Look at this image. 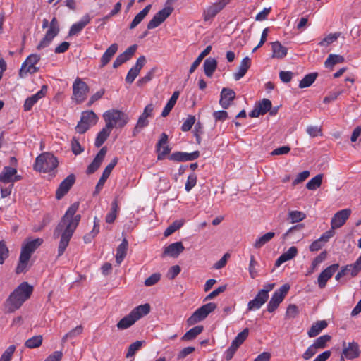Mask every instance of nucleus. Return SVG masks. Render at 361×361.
<instances>
[{
  "instance_id": "63",
  "label": "nucleus",
  "mask_w": 361,
  "mask_h": 361,
  "mask_svg": "<svg viewBox=\"0 0 361 361\" xmlns=\"http://www.w3.org/2000/svg\"><path fill=\"white\" fill-rule=\"evenodd\" d=\"M161 279V274L159 273H154L149 277L145 279V285L146 286H151L156 284Z\"/></svg>"
},
{
  "instance_id": "41",
  "label": "nucleus",
  "mask_w": 361,
  "mask_h": 361,
  "mask_svg": "<svg viewBox=\"0 0 361 361\" xmlns=\"http://www.w3.org/2000/svg\"><path fill=\"white\" fill-rule=\"evenodd\" d=\"M274 235L275 233L274 232H268L265 233L264 235L256 239L254 243V247L257 249H259L266 243L269 242L274 237Z\"/></svg>"
},
{
  "instance_id": "37",
  "label": "nucleus",
  "mask_w": 361,
  "mask_h": 361,
  "mask_svg": "<svg viewBox=\"0 0 361 361\" xmlns=\"http://www.w3.org/2000/svg\"><path fill=\"white\" fill-rule=\"evenodd\" d=\"M111 130H112L105 126L102 130L98 133L95 139L94 145L97 147L102 146L109 136Z\"/></svg>"
},
{
  "instance_id": "64",
  "label": "nucleus",
  "mask_w": 361,
  "mask_h": 361,
  "mask_svg": "<svg viewBox=\"0 0 361 361\" xmlns=\"http://www.w3.org/2000/svg\"><path fill=\"white\" fill-rule=\"evenodd\" d=\"M317 351L318 349H317V348L313 344H312L303 353L302 358L305 360H308L312 357H313L317 353Z\"/></svg>"
},
{
  "instance_id": "26",
  "label": "nucleus",
  "mask_w": 361,
  "mask_h": 361,
  "mask_svg": "<svg viewBox=\"0 0 361 361\" xmlns=\"http://www.w3.org/2000/svg\"><path fill=\"white\" fill-rule=\"evenodd\" d=\"M59 29L49 27L48 28L44 38L40 41L37 49L40 50L48 47L54 38L59 34Z\"/></svg>"
},
{
  "instance_id": "3",
  "label": "nucleus",
  "mask_w": 361,
  "mask_h": 361,
  "mask_svg": "<svg viewBox=\"0 0 361 361\" xmlns=\"http://www.w3.org/2000/svg\"><path fill=\"white\" fill-rule=\"evenodd\" d=\"M150 311V306L146 303L134 308L128 315L122 318L116 324L118 329H126L133 325L138 319L147 315Z\"/></svg>"
},
{
  "instance_id": "45",
  "label": "nucleus",
  "mask_w": 361,
  "mask_h": 361,
  "mask_svg": "<svg viewBox=\"0 0 361 361\" xmlns=\"http://www.w3.org/2000/svg\"><path fill=\"white\" fill-rule=\"evenodd\" d=\"M322 174L317 175L307 182V183L306 184V188L310 190H315L322 185Z\"/></svg>"
},
{
  "instance_id": "11",
  "label": "nucleus",
  "mask_w": 361,
  "mask_h": 361,
  "mask_svg": "<svg viewBox=\"0 0 361 361\" xmlns=\"http://www.w3.org/2000/svg\"><path fill=\"white\" fill-rule=\"evenodd\" d=\"M173 8L166 6L157 13L147 24V29L152 30L160 25L173 12Z\"/></svg>"
},
{
  "instance_id": "8",
  "label": "nucleus",
  "mask_w": 361,
  "mask_h": 361,
  "mask_svg": "<svg viewBox=\"0 0 361 361\" xmlns=\"http://www.w3.org/2000/svg\"><path fill=\"white\" fill-rule=\"evenodd\" d=\"M88 92V85L80 78H77L73 84V100L78 104L83 102L87 98Z\"/></svg>"
},
{
  "instance_id": "6",
  "label": "nucleus",
  "mask_w": 361,
  "mask_h": 361,
  "mask_svg": "<svg viewBox=\"0 0 361 361\" xmlns=\"http://www.w3.org/2000/svg\"><path fill=\"white\" fill-rule=\"evenodd\" d=\"M216 308V305L214 302L207 303L197 310L188 319L187 323L189 326L194 325L204 320L209 313Z\"/></svg>"
},
{
  "instance_id": "32",
  "label": "nucleus",
  "mask_w": 361,
  "mask_h": 361,
  "mask_svg": "<svg viewBox=\"0 0 361 361\" xmlns=\"http://www.w3.org/2000/svg\"><path fill=\"white\" fill-rule=\"evenodd\" d=\"M272 58L283 59L287 55V49L279 42L271 43Z\"/></svg>"
},
{
  "instance_id": "50",
  "label": "nucleus",
  "mask_w": 361,
  "mask_h": 361,
  "mask_svg": "<svg viewBox=\"0 0 361 361\" xmlns=\"http://www.w3.org/2000/svg\"><path fill=\"white\" fill-rule=\"evenodd\" d=\"M29 260L30 259L27 257L20 255L19 262L16 268V274H20L25 272L27 270Z\"/></svg>"
},
{
  "instance_id": "56",
  "label": "nucleus",
  "mask_w": 361,
  "mask_h": 361,
  "mask_svg": "<svg viewBox=\"0 0 361 361\" xmlns=\"http://www.w3.org/2000/svg\"><path fill=\"white\" fill-rule=\"evenodd\" d=\"M197 183V176L195 173H191L188 176L185 183V189L187 192H190Z\"/></svg>"
},
{
  "instance_id": "62",
  "label": "nucleus",
  "mask_w": 361,
  "mask_h": 361,
  "mask_svg": "<svg viewBox=\"0 0 361 361\" xmlns=\"http://www.w3.org/2000/svg\"><path fill=\"white\" fill-rule=\"evenodd\" d=\"M8 257V249L4 241H0V264Z\"/></svg>"
},
{
  "instance_id": "1",
  "label": "nucleus",
  "mask_w": 361,
  "mask_h": 361,
  "mask_svg": "<svg viewBox=\"0 0 361 361\" xmlns=\"http://www.w3.org/2000/svg\"><path fill=\"white\" fill-rule=\"evenodd\" d=\"M79 204L75 202L71 205L54 231V238H60L58 247V257L61 256L68 247L80 221V215H75Z\"/></svg>"
},
{
  "instance_id": "31",
  "label": "nucleus",
  "mask_w": 361,
  "mask_h": 361,
  "mask_svg": "<svg viewBox=\"0 0 361 361\" xmlns=\"http://www.w3.org/2000/svg\"><path fill=\"white\" fill-rule=\"evenodd\" d=\"M298 253V249L295 246L290 247L286 252L283 253L276 261L275 266L280 267L283 263L293 259Z\"/></svg>"
},
{
  "instance_id": "14",
  "label": "nucleus",
  "mask_w": 361,
  "mask_h": 361,
  "mask_svg": "<svg viewBox=\"0 0 361 361\" xmlns=\"http://www.w3.org/2000/svg\"><path fill=\"white\" fill-rule=\"evenodd\" d=\"M351 214L350 209H344L337 212L331 220V229L341 228L348 220Z\"/></svg>"
},
{
  "instance_id": "42",
  "label": "nucleus",
  "mask_w": 361,
  "mask_h": 361,
  "mask_svg": "<svg viewBox=\"0 0 361 361\" xmlns=\"http://www.w3.org/2000/svg\"><path fill=\"white\" fill-rule=\"evenodd\" d=\"M149 125V121L147 117L142 114L139 116L137 123L133 130V135L136 136L140 131Z\"/></svg>"
},
{
  "instance_id": "59",
  "label": "nucleus",
  "mask_w": 361,
  "mask_h": 361,
  "mask_svg": "<svg viewBox=\"0 0 361 361\" xmlns=\"http://www.w3.org/2000/svg\"><path fill=\"white\" fill-rule=\"evenodd\" d=\"M195 117L194 116H188V117L183 122L181 130L184 132H187L191 129L192 126L195 124Z\"/></svg>"
},
{
  "instance_id": "21",
  "label": "nucleus",
  "mask_w": 361,
  "mask_h": 361,
  "mask_svg": "<svg viewBox=\"0 0 361 361\" xmlns=\"http://www.w3.org/2000/svg\"><path fill=\"white\" fill-rule=\"evenodd\" d=\"M75 180V176L73 174H70L59 185L56 192V197L58 200L62 198L71 189L72 185L74 184Z\"/></svg>"
},
{
  "instance_id": "16",
  "label": "nucleus",
  "mask_w": 361,
  "mask_h": 361,
  "mask_svg": "<svg viewBox=\"0 0 361 361\" xmlns=\"http://www.w3.org/2000/svg\"><path fill=\"white\" fill-rule=\"evenodd\" d=\"M156 151L157 152L158 160H163L165 157L171 152V148L168 145V136L163 133L160 139L156 145Z\"/></svg>"
},
{
  "instance_id": "61",
  "label": "nucleus",
  "mask_w": 361,
  "mask_h": 361,
  "mask_svg": "<svg viewBox=\"0 0 361 361\" xmlns=\"http://www.w3.org/2000/svg\"><path fill=\"white\" fill-rule=\"evenodd\" d=\"M71 149L73 153L75 155H78L84 151V149L75 137H73L71 140Z\"/></svg>"
},
{
  "instance_id": "9",
  "label": "nucleus",
  "mask_w": 361,
  "mask_h": 361,
  "mask_svg": "<svg viewBox=\"0 0 361 361\" xmlns=\"http://www.w3.org/2000/svg\"><path fill=\"white\" fill-rule=\"evenodd\" d=\"M289 289L290 286L286 283L274 293L267 306L268 312H273L277 309L280 303L283 300Z\"/></svg>"
},
{
  "instance_id": "30",
  "label": "nucleus",
  "mask_w": 361,
  "mask_h": 361,
  "mask_svg": "<svg viewBox=\"0 0 361 361\" xmlns=\"http://www.w3.org/2000/svg\"><path fill=\"white\" fill-rule=\"evenodd\" d=\"M251 60L248 56L243 58L240 62L238 70L233 74L234 79L239 80L241 79L247 73V70L250 67Z\"/></svg>"
},
{
  "instance_id": "2",
  "label": "nucleus",
  "mask_w": 361,
  "mask_h": 361,
  "mask_svg": "<svg viewBox=\"0 0 361 361\" xmlns=\"http://www.w3.org/2000/svg\"><path fill=\"white\" fill-rule=\"evenodd\" d=\"M32 291L33 287L28 283H21L6 300L4 302L5 310L11 313L18 310L30 297Z\"/></svg>"
},
{
  "instance_id": "13",
  "label": "nucleus",
  "mask_w": 361,
  "mask_h": 361,
  "mask_svg": "<svg viewBox=\"0 0 361 361\" xmlns=\"http://www.w3.org/2000/svg\"><path fill=\"white\" fill-rule=\"evenodd\" d=\"M43 243L42 238L27 239L22 245L20 255L30 259L32 254Z\"/></svg>"
},
{
  "instance_id": "44",
  "label": "nucleus",
  "mask_w": 361,
  "mask_h": 361,
  "mask_svg": "<svg viewBox=\"0 0 361 361\" xmlns=\"http://www.w3.org/2000/svg\"><path fill=\"white\" fill-rule=\"evenodd\" d=\"M43 338L41 335L34 336L27 339L25 343V346L27 348H36L39 347L42 343Z\"/></svg>"
},
{
  "instance_id": "25",
  "label": "nucleus",
  "mask_w": 361,
  "mask_h": 361,
  "mask_svg": "<svg viewBox=\"0 0 361 361\" xmlns=\"http://www.w3.org/2000/svg\"><path fill=\"white\" fill-rule=\"evenodd\" d=\"M184 246L181 242H176L165 247L164 255L176 258L183 252Z\"/></svg>"
},
{
  "instance_id": "33",
  "label": "nucleus",
  "mask_w": 361,
  "mask_h": 361,
  "mask_svg": "<svg viewBox=\"0 0 361 361\" xmlns=\"http://www.w3.org/2000/svg\"><path fill=\"white\" fill-rule=\"evenodd\" d=\"M118 50V44L116 43L112 44L104 53L101 58V66H105L111 61V58L116 53Z\"/></svg>"
},
{
  "instance_id": "49",
  "label": "nucleus",
  "mask_w": 361,
  "mask_h": 361,
  "mask_svg": "<svg viewBox=\"0 0 361 361\" xmlns=\"http://www.w3.org/2000/svg\"><path fill=\"white\" fill-rule=\"evenodd\" d=\"M340 32L330 33L319 42L320 47H328L337 40Z\"/></svg>"
},
{
  "instance_id": "7",
  "label": "nucleus",
  "mask_w": 361,
  "mask_h": 361,
  "mask_svg": "<svg viewBox=\"0 0 361 361\" xmlns=\"http://www.w3.org/2000/svg\"><path fill=\"white\" fill-rule=\"evenodd\" d=\"M98 121V117L92 111H85L82 113L80 121L75 129L79 133H85L91 126H94Z\"/></svg>"
},
{
  "instance_id": "48",
  "label": "nucleus",
  "mask_w": 361,
  "mask_h": 361,
  "mask_svg": "<svg viewBox=\"0 0 361 361\" xmlns=\"http://www.w3.org/2000/svg\"><path fill=\"white\" fill-rule=\"evenodd\" d=\"M317 73H313L306 75L300 82V88L310 87L316 80Z\"/></svg>"
},
{
  "instance_id": "12",
  "label": "nucleus",
  "mask_w": 361,
  "mask_h": 361,
  "mask_svg": "<svg viewBox=\"0 0 361 361\" xmlns=\"http://www.w3.org/2000/svg\"><path fill=\"white\" fill-rule=\"evenodd\" d=\"M229 2L228 0H219L207 6L203 12L204 20L208 21L219 13Z\"/></svg>"
},
{
  "instance_id": "19",
  "label": "nucleus",
  "mask_w": 361,
  "mask_h": 361,
  "mask_svg": "<svg viewBox=\"0 0 361 361\" xmlns=\"http://www.w3.org/2000/svg\"><path fill=\"white\" fill-rule=\"evenodd\" d=\"M47 92V86L43 85L39 91L35 94L27 97L23 104L24 111H28L32 109L33 106L42 98H43Z\"/></svg>"
},
{
  "instance_id": "24",
  "label": "nucleus",
  "mask_w": 361,
  "mask_h": 361,
  "mask_svg": "<svg viewBox=\"0 0 361 361\" xmlns=\"http://www.w3.org/2000/svg\"><path fill=\"white\" fill-rule=\"evenodd\" d=\"M106 152L107 150L106 147H102L99 150L92 162L88 166L87 169V173L88 174L93 173L98 169L105 157Z\"/></svg>"
},
{
  "instance_id": "36",
  "label": "nucleus",
  "mask_w": 361,
  "mask_h": 361,
  "mask_svg": "<svg viewBox=\"0 0 361 361\" xmlns=\"http://www.w3.org/2000/svg\"><path fill=\"white\" fill-rule=\"evenodd\" d=\"M152 8V5L149 4L146 6L141 11H140L134 18L133 21L130 25V29H133L136 26H137L142 20L146 17V16L149 13L150 9Z\"/></svg>"
},
{
  "instance_id": "27",
  "label": "nucleus",
  "mask_w": 361,
  "mask_h": 361,
  "mask_svg": "<svg viewBox=\"0 0 361 361\" xmlns=\"http://www.w3.org/2000/svg\"><path fill=\"white\" fill-rule=\"evenodd\" d=\"M235 93L233 90L228 88H223L221 92L220 105L224 109H227L231 102L234 99Z\"/></svg>"
},
{
  "instance_id": "34",
  "label": "nucleus",
  "mask_w": 361,
  "mask_h": 361,
  "mask_svg": "<svg viewBox=\"0 0 361 361\" xmlns=\"http://www.w3.org/2000/svg\"><path fill=\"white\" fill-rule=\"evenodd\" d=\"M217 67V61L215 59L209 57L207 58L203 64L204 72L205 75L210 78L213 75L214 71Z\"/></svg>"
},
{
  "instance_id": "52",
  "label": "nucleus",
  "mask_w": 361,
  "mask_h": 361,
  "mask_svg": "<svg viewBox=\"0 0 361 361\" xmlns=\"http://www.w3.org/2000/svg\"><path fill=\"white\" fill-rule=\"evenodd\" d=\"M249 334V329L245 328L240 333H239L231 343L233 345H237L236 346L239 348V346L245 341V340L247 338Z\"/></svg>"
},
{
  "instance_id": "23",
  "label": "nucleus",
  "mask_w": 361,
  "mask_h": 361,
  "mask_svg": "<svg viewBox=\"0 0 361 361\" xmlns=\"http://www.w3.org/2000/svg\"><path fill=\"white\" fill-rule=\"evenodd\" d=\"M90 20L91 18L89 14L84 15L78 22L72 25L70 28L68 35L70 36L77 35L83 30L86 25L90 23Z\"/></svg>"
},
{
  "instance_id": "40",
  "label": "nucleus",
  "mask_w": 361,
  "mask_h": 361,
  "mask_svg": "<svg viewBox=\"0 0 361 361\" xmlns=\"http://www.w3.org/2000/svg\"><path fill=\"white\" fill-rule=\"evenodd\" d=\"M212 50V46L209 45L207 46L198 56V57L195 60V61L191 65L189 73L191 74L192 73L196 68L199 66L202 59L207 56Z\"/></svg>"
},
{
  "instance_id": "57",
  "label": "nucleus",
  "mask_w": 361,
  "mask_h": 361,
  "mask_svg": "<svg viewBox=\"0 0 361 361\" xmlns=\"http://www.w3.org/2000/svg\"><path fill=\"white\" fill-rule=\"evenodd\" d=\"M16 350V346L10 345L2 354L0 361H10Z\"/></svg>"
},
{
  "instance_id": "60",
  "label": "nucleus",
  "mask_w": 361,
  "mask_h": 361,
  "mask_svg": "<svg viewBox=\"0 0 361 361\" xmlns=\"http://www.w3.org/2000/svg\"><path fill=\"white\" fill-rule=\"evenodd\" d=\"M271 102L268 99H263L260 101L257 105L261 111L265 114L267 111H269L271 108Z\"/></svg>"
},
{
  "instance_id": "47",
  "label": "nucleus",
  "mask_w": 361,
  "mask_h": 361,
  "mask_svg": "<svg viewBox=\"0 0 361 361\" xmlns=\"http://www.w3.org/2000/svg\"><path fill=\"white\" fill-rule=\"evenodd\" d=\"M185 223L183 219L176 220L173 222L164 231V236L167 237L180 228Z\"/></svg>"
},
{
  "instance_id": "39",
  "label": "nucleus",
  "mask_w": 361,
  "mask_h": 361,
  "mask_svg": "<svg viewBox=\"0 0 361 361\" xmlns=\"http://www.w3.org/2000/svg\"><path fill=\"white\" fill-rule=\"evenodd\" d=\"M327 326L326 321H319L314 324L307 332L309 337L313 338L317 336Z\"/></svg>"
},
{
  "instance_id": "10",
  "label": "nucleus",
  "mask_w": 361,
  "mask_h": 361,
  "mask_svg": "<svg viewBox=\"0 0 361 361\" xmlns=\"http://www.w3.org/2000/svg\"><path fill=\"white\" fill-rule=\"evenodd\" d=\"M40 56L37 54H30L27 56L26 60L23 63L19 71V75L24 78L27 73H34L37 71V68L35 65L39 61Z\"/></svg>"
},
{
  "instance_id": "46",
  "label": "nucleus",
  "mask_w": 361,
  "mask_h": 361,
  "mask_svg": "<svg viewBox=\"0 0 361 361\" xmlns=\"http://www.w3.org/2000/svg\"><path fill=\"white\" fill-rule=\"evenodd\" d=\"M145 343V341H137L131 343L128 349L126 357H133L134 355L141 349L142 346Z\"/></svg>"
},
{
  "instance_id": "35",
  "label": "nucleus",
  "mask_w": 361,
  "mask_h": 361,
  "mask_svg": "<svg viewBox=\"0 0 361 361\" xmlns=\"http://www.w3.org/2000/svg\"><path fill=\"white\" fill-rule=\"evenodd\" d=\"M128 247V242L126 239H123L121 243L118 246L116 255V262L120 264L125 258Z\"/></svg>"
},
{
  "instance_id": "17",
  "label": "nucleus",
  "mask_w": 361,
  "mask_h": 361,
  "mask_svg": "<svg viewBox=\"0 0 361 361\" xmlns=\"http://www.w3.org/2000/svg\"><path fill=\"white\" fill-rule=\"evenodd\" d=\"M21 179V176L17 175V170L10 166H5L0 173V182L3 183H14Z\"/></svg>"
},
{
  "instance_id": "15",
  "label": "nucleus",
  "mask_w": 361,
  "mask_h": 361,
  "mask_svg": "<svg viewBox=\"0 0 361 361\" xmlns=\"http://www.w3.org/2000/svg\"><path fill=\"white\" fill-rule=\"evenodd\" d=\"M338 267V264H334L321 272L317 279L318 286L320 288H324L326 286L327 281L332 277Z\"/></svg>"
},
{
  "instance_id": "4",
  "label": "nucleus",
  "mask_w": 361,
  "mask_h": 361,
  "mask_svg": "<svg viewBox=\"0 0 361 361\" xmlns=\"http://www.w3.org/2000/svg\"><path fill=\"white\" fill-rule=\"evenodd\" d=\"M105 126L112 130L114 128H122L129 121L128 116L123 112L111 109L106 111L103 114Z\"/></svg>"
},
{
  "instance_id": "54",
  "label": "nucleus",
  "mask_w": 361,
  "mask_h": 361,
  "mask_svg": "<svg viewBox=\"0 0 361 361\" xmlns=\"http://www.w3.org/2000/svg\"><path fill=\"white\" fill-rule=\"evenodd\" d=\"M305 216V214L300 211H290L288 213V218L293 224L302 221Z\"/></svg>"
},
{
  "instance_id": "43",
  "label": "nucleus",
  "mask_w": 361,
  "mask_h": 361,
  "mask_svg": "<svg viewBox=\"0 0 361 361\" xmlns=\"http://www.w3.org/2000/svg\"><path fill=\"white\" fill-rule=\"evenodd\" d=\"M203 331L202 326H196L188 331L182 337V340L190 341L194 339L197 336Z\"/></svg>"
},
{
  "instance_id": "38",
  "label": "nucleus",
  "mask_w": 361,
  "mask_h": 361,
  "mask_svg": "<svg viewBox=\"0 0 361 361\" xmlns=\"http://www.w3.org/2000/svg\"><path fill=\"white\" fill-rule=\"evenodd\" d=\"M344 61L343 56L338 54H331L324 62V66L326 68L332 69L336 64L341 63Z\"/></svg>"
},
{
  "instance_id": "29",
  "label": "nucleus",
  "mask_w": 361,
  "mask_h": 361,
  "mask_svg": "<svg viewBox=\"0 0 361 361\" xmlns=\"http://www.w3.org/2000/svg\"><path fill=\"white\" fill-rule=\"evenodd\" d=\"M359 353V345L355 342L349 343L343 350V355L349 360L357 357Z\"/></svg>"
},
{
  "instance_id": "22",
  "label": "nucleus",
  "mask_w": 361,
  "mask_h": 361,
  "mask_svg": "<svg viewBox=\"0 0 361 361\" xmlns=\"http://www.w3.org/2000/svg\"><path fill=\"white\" fill-rule=\"evenodd\" d=\"M200 157V152L199 151H194L191 153L188 152H176L172 153L169 157V159L171 161H192L196 159H197Z\"/></svg>"
},
{
  "instance_id": "18",
  "label": "nucleus",
  "mask_w": 361,
  "mask_h": 361,
  "mask_svg": "<svg viewBox=\"0 0 361 361\" xmlns=\"http://www.w3.org/2000/svg\"><path fill=\"white\" fill-rule=\"evenodd\" d=\"M146 62L145 57L142 56L137 59L134 66H133L128 71L126 77V82L131 84L139 75L141 69L143 68Z\"/></svg>"
},
{
  "instance_id": "5",
  "label": "nucleus",
  "mask_w": 361,
  "mask_h": 361,
  "mask_svg": "<svg viewBox=\"0 0 361 361\" xmlns=\"http://www.w3.org/2000/svg\"><path fill=\"white\" fill-rule=\"evenodd\" d=\"M58 166L56 157L51 153L44 152L39 155L35 160L34 169L39 172H49Z\"/></svg>"
},
{
  "instance_id": "51",
  "label": "nucleus",
  "mask_w": 361,
  "mask_h": 361,
  "mask_svg": "<svg viewBox=\"0 0 361 361\" xmlns=\"http://www.w3.org/2000/svg\"><path fill=\"white\" fill-rule=\"evenodd\" d=\"M82 332V326H78L75 329H72L69 332H68L66 334H65L62 338V343H66L68 339H71L73 338H75L76 336L81 334Z\"/></svg>"
},
{
  "instance_id": "55",
  "label": "nucleus",
  "mask_w": 361,
  "mask_h": 361,
  "mask_svg": "<svg viewBox=\"0 0 361 361\" xmlns=\"http://www.w3.org/2000/svg\"><path fill=\"white\" fill-rule=\"evenodd\" d=\"M298 314H299L298 307L295 305L291 304L288 306L286 312V317L287 318L294 319L298 315Z\"/></svg>"
},
{
  "instance_id": "58",
  "label": "nucleus",
  "mask_w": 361,
  "mask_h": 361,
  "mask_svg": "<svg viewBox=\"0 0 361 361\" xmlns=\"http://www.w3.org/2000/svg\"><path fill=\"white\" fill-rule=\"evenodd\" d=\"M306 131L312 137L322 135V128L317 126H307Z\"/></svg>"
},
{
  "instance_id": "20",
  "label": "nucleus",
  "mask_w": 361,
  "mask_h": 361,
  "mask_svg": "<svg viewBox=\"0 0 361 361\" xmlns=\"http://www.w3.org/2000/svg\"><path fill=\"white\" fill-rule=\"evenodd\" d=\"M118 162L117 158H114L111 162L106 166L104 169L102 176L100 177L96 187H95V192L94 193H98L100 192V190L103 188L104 185L107 180V178L109 177L112 170L115 167Z\"/></svg>"
},
{
  "instance_id": "53",
  "label": "nucleus",
  "mask_w": 361,
  "mask_h": 361,
  "mask_svg": "<svg viewBox=\"0 0 361 361\" xmlns=\"http://www.w3.org/2000/svg\"><path fill=\"white\" fill-rule=\"evenodd\" d=\"M331 340L329 335H323L317 338L313 343L317 349H323L326 347V343Z\"/></svg>"
},
{
  "instance_id": "28",
  "label": "nucleus",
  "mask_w": 361,
  "mask_h": 361,
  "mask_svg": "<svg viewBox=\"0 0 361 361\" xmlns=\"http://www.w3.org/2000/svg\"><path fill=\"white\" fill-rule=\"evenodd\" d=\"M267 300L268 298L263 295L262 293L258 292L255 298L248 302L247 310L255 311L260 309Z\"/></svg>"
}]
</instances>
